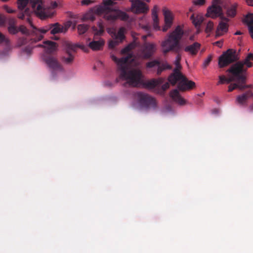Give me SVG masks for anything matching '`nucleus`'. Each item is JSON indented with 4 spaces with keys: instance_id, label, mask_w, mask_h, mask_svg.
Returning <instances> with one entry per match:
<instances>
[{
    "instance_id": "f257e3e1",
    "label": "nucleus",
    "mask_w": 253,
    "mask_h": 253,
    "mask_svg": "<svg viewBox=\"0 0 253 253\" xmlns=\"http://www.w3.org/2000/svg\"><path fill=\"white\" fill-rule=\"evenodd\" d=\"M133 55L128 54L126 57L118 58L114 55L112 56V60L117 64L118 70L120 72V78L126 81L124 84L129 86H137L141 82L142 74L139 70L129 69L128 63L133 60Z\"/></svg>"
},
{
    "instance_id": "f03ea898",
    "label": "nucleus",
    "mask_w": 253,
    "mask_h": 253,
    "mask_svg": "<svg viewBox=\"0 0 253 253\" xmlns=\"http://www.w3.org/2000/svg\"><path fill=\"white\" fill-rule=\"evenodd\" d=\"M113 4L112 0H103V3L94 7L87 12L84 18L93 21L95 19V15L103 14L104 18L108 21H114L118 19L127 20L128 16L126 12L119 10H113L108 7Z\"/></svg>"
},
{
    "instance_id": "7ed1b4c3",
    "label": "nucleus",
    "mask_w": 253,
    "mask_h": 253,
    "mask_svg": "<svg viewBox=\"0 0 253 253\" xmlns=\"http://www.w3.org/2000/svg\"><path fill=\"white\" fill-rule=\"evenodd\" d=\"M184 35V31L180 26H177L161 42L162 52L167 54L170 52L179 53L182 51V45L180 42Z\"/></svg>"
},
{
    "instance_id": "20e7f679",
    "label": "nucleus",
    "mask_w": 253,
    "mask_h": 253,
    "mask_svg": "<svg viewBox=\"0 0 253 253\" xmlns=\"http://www.w3.org/2000/svg\"><path fill=\"white\" fill-rule=\"evenodd\" d=\"M251 60H253V53H252L248 54L244 60L238 61L233 64L230 67L229 71L232 72L235 76H238L239 79L244 81L247 79L246 72L248 68L253 66Z\"/></svg>"
},
{
    "instance_id": "39448f33",
    "label": "nucleus",
    "mask_w": 253,
    "mask_h": 253,
    "mask_svg": "<svg viewBox=\"0 0 253 253\" xmlns=\"http://www.w3.org/2000/svg\"><path fill=\"white\" fill-rule=\"evenodd\" d=\"M30 4L36 14L42 19L52 17L54 14V11L51 8L54 9L58 6L56 1H51L50 8H43L42 0H30Z\"/></svg>"
},
{
    "instance_id": "423d86ee",
    "label": "nucleus",
    "mask_w": 253,
    "mask_h": 253,
    "mask_svg": "<svg viewBox=\"0 0 253 253\" xmlns=\"http://www.w3.org/2000/svg\"><path fill=\"white\" fill-rule=\"evenodd\" d=\"M62 44L66 52V55L62 57V61L65 64H70L74 59L73 53L79 47V44L73 45L70 42L66 41H63Z\"/></svg>"
},
{
    "instance_id": "0eeeda50",
    "label": "nucleus",
    "mask_w": 253,
    "mask_h": 253,
    "mask_svg": "<svg viewBox=\"0 0 253 253\" xmlns=\"http://www.w3.org/2000/svg\"><path fill=\"white\" fill-rule=\"evenodd\" d=\"M237 60L238 58L236 55V51L233 49H229L219 57L218 65L220 68H223Z\"/></svg>"
},
{
    "instance_id": "6e6552de",
    "label": "nucleus",
    "mask_w": 253,
    "mask_h": 253,
    "mask_svg": "<svg viewBox=\"0 0 253 253\" xmlns=\"http://www.w3.org/2000/svg\"><path fill=\"white\" fill-rule=\"evenodd\" d=\"M137 99L140 106L145 109L155 108L157 102L155 99L148 94L137 93Z\"/></svg>"
},
{
    "instance_id": "1a4fd4ad",
    "label": "nucleus",
    "mask_w": 253,
    "mask_h": 253,
    "mask_svg": "<svg viewBox=\"0 0 253 253\" xmlns=\"http://www.w3.org/2000/svg\"><path fill=\"white\" fill-rule=\"evenodd\" d=\"M131 2V11L135 13H146L148 10L147 5L144 2H149L150 0H130Z\"/></svg>"
},
{
    "instance_id": "9d476101",
    "label": "nucleus",
    "mask_w": 253,
    "mask_h": 253,
    "mask_svg": "<svg viewBox=\"0 0 253 253\" xmlns=\"http://www.w3.org/2000/svg\"><path fill=\"white\" fill-rule=\"evenodd\" d=\"M29 14L30 12L29 8H26L24 11H20L17 15V17L19 19H24L25 16H27L26 21L27 23H28L30 25L31 27L34 29L33 32V34H35L38 36L37 40L35 39V40L41 41L43 38V36L41 35L40 34L39 35H38L40 33L39 30L33 24L31 19L29 16Z\"/></svg>"
},
{
    "instance_id": "9b49d317",
    "label": "nucleus",
    "mask_w": 253,
    "mask_h": 253,
    "mask_svg": "<svg viewBox=\"0 0 253 253\" xmlns=\"http://www.w3.org/2000/svg\"><path fill=\"white\" fill-rule=\"evenodd\" d=\"M220 19L221 20L219 22L215 31L216 38L224 35L228 31L229 25L228 22L229 21V19L222 15L220 16Z\"/></svg>"
},
{
    "instance_id": "f8f14e48",
    "label": "nucleus",
    "mask_w": 253,
    "mask_h": 253,
    "mask_svg": "<svg viewBox=\"0 0 253 253\" xmlns=\"http://www.w3.org/2000/svg\"><path fill=\"white\" fill-rule=\"evenodd\" d=\"M63 29V25H61L58 23H55L54 24H49L48 26L42 29H38L40 32L38 35H39L40 34L41 35H42V34H45L49 30H50L51 34L52 35H55L56 34L62 33H64Z\"/></svg>"
},
{
    "instance_id": "ddd939ff",
    "label": "nucleus",
    "mask_w": 253,
    "mask_h": 253,
    "mask_svg": "<svg viewBox=\"0 0 253 253\" xmlns=\"http://www.w3.org/2000/svg\"><path fill=\"white\" fill-rule=\"evenodd\" d=\"M43 59L48 67L53 71H63V69L57 60L49 55H44Z\"/></svg>"
},
{
    "instance_id": "4468645a",
    "label": "nucleus",
    "mask_w": 253,
    "mask_h": 253,
    "mask_svg": "<svg viewBox=\"0 0 253 253\" xmlns=\"http://www.w3.org/2000/svg\"><path fill=\"white\" fill-rule=\"evenodd\" d=\"M156 49L157 46L155 43L145 42L143 44L142 48L143 58L145 59L150 58L156 52Z\"/></svg>"
},
{
    "instance_id": "2eb2a0df",
    "label": "nucleus",
    "mask_w": 253,
    "mask_h": 253,
    "mask_svg": "<svg viewBox=\"0 0 253 253\" xmlns=\"http://www.w3.org/2000/svg\"><path fill=\"white\" fill-rule=\"evenodd\" d=\"M195 86V83L191 81H189L185 76L181 78L177 85V87L180 91H185L191 89Z\"/></svg>"
},
{
    "instance_id": "dca6fc26",
    "label": "nucleus",
    "mask_w": 253,
    "mask_h": 253,
    "mask_svg": "<svg viewBox=\"0 0 253 253\" xmlns=\"http://www.w3.org/2000/svg\"><path fill=\"white\" fill-rule=\"evenodd\" d=\"M163 12L165 17V25L163 27V32H166L172 24L173 18L171 12L166 7H164Z\"/></svg>"
},
{
    "instance_id": "f3484780",
    "label": "nucleus",
    "mask_w": 253,
    "mask_h": 253,
    "mask_svg": "<svg viewBox=\"0 0 253 253\" xmlns=\"http://www.w3.org/2000/svg\"><path fill=\"white\" fill-rule=\"evenodd\" d=\"M207 17H211L212 18L224 15L221 6L211 5L208 7L207 12L206 14Z\"/></svg>"
},
{
    "instance_id": "a211bd4d",
    "label": "nucleus",
    "mask_w": 253,
    "mask_h": 253,
    "mask_svg": "<svg viewBox=\"0 0 253 253\" xmlns=\"http://www.w3.org/2000/svg\"><path fill=\"white\" fill-rule=\"evenodd\" d=\"M124 32L125 29L122 27L119 29L117 33L115 32L113 34V37L114 38V41H111L109 43L110 47H114L123 41L125 38Z\"/></svg>"
},
{
    "instance_id": "6ab92c4d",
    "label": "nucleus",
    "mask_w": 253,
    "mask_h": 253,
    "mask_svg": "<svg viewBox=\"0 0 253 253\" xmlns=\"http://www.w3.org/2000/svg\"><path fill=\"white\" fill-rule=\"evenodd\" d=\"M230 68L227 70V72L231 74V76L227 78L225 76L222 75L219 76V81L218 82L217 84L218 85L219 84H223L224 83L229 84L231 82L234 81V80H238L239 82L243 83H246V79L245 80L241 81L239 79L238 76H235L232 72L229 71Z\"/></svg>"
},
{
    "instance_id": "aec40b11",
    "label": "nucleus",
    "mask_w": 253,
    "mask_h": 253,
    "mask_svg": "<svg viewBox=\"0 0 253 253\" xmlns=\"http://www.w3.org/2000/svg\"><path fill=\"white\" fill-rule=\"evenodd\" d=\"M181 68L177 67L174 69L173 73L171 74L169 78V82L172 85H174L178 81H179L181 78L184 76L179 71Z\"/></svg>"
},
{
    "instance_id": "412c9836",
    "label": "nucleus",
    "mask_w": 253,
    "mask_h": 253,
    "mask_svg": "<svg viewBox=\"0 0 253 253\" xmlns=\"http://www.w3.org/2000/svg\"><path fill=\"white\" fill-rule=\"evenodd\" d=\"M200 47V43L198 42H195L191 44L186 45L184 47L182 46V50L192 55L195 56L198 52Z\"/></svg>"
},
{
    "instance_id": "4be33fe9",
    "label": "nucleus",
    "mask_w": 253,
    "mask_h": 253,
    "mask_svg": "<svg viewBox=\"0 0 253 253\" xmlns=\"http://www.w3.org/2000/svg\"><path fill=\"white\" fill-rule=\"evenodd\" d=\"M252 97H253V92L250 90L242 95L237 96L236 101L239 104L244 105L246 104L247 100Z\"/></svg>"
},
{
    "instance_id": "5701e85b",
    "label": "nucleus",
    "mask_w": 253,
    "mask_h": 253,
    "mask_svg": "<svg viewBox=\"0 0 253 253\" xmlns=\"http://www.w3.org/2000/svg\"><path fill=\"white\" fill-rule=\"evenodd\" d=\"M44 45L39 44L38 47H44L45 48L46 52L47 54H50L57 49L58 45L55 42L47 41L44 42Z\"/></svg>"
},
{
    "instance_id": "b1692460",
    "label": "nucleus",
    "mask_w": 253,
    "mask_h": 253,
    "mask_svg": "<svg viewBox=\"0 0 253 253\" xmlns=\"http://www.w3.org/2000/svg\"><path fill=\"white\" fill-rule=\"evenodd\" d=\"M33 30L31 32L27 29V28L24 26V25H21L18 28V32H21L23 34H25L27 36H30L31 39L30 40L31 41V42H38L39 41H36L35 39L37 40L38 36L35 34H33V30L34 29L32 28Z\"/></svg>"
},
{
    "instance_id": "393cba45",
    "label": "nucleus",
    "mask_w": 253,
    "mask_h": 253,
    "mask_svg": "<svg viewBox=\"0 0 253 253\" xmlns=\"http://www.w3.org/2000/svg\"><path fill=\"white\" fill-rule=\"evenodd\" d=\"M170 96L172 100L179 104L182 105L185 104V100L181 97L177 89L172 90L170 92Z\"/></svg>"
},
{
    "instance_id": "a878e982",
    "label": "nucleus",
    "mask_w": 253,
    "mask_h": 253,
    "mask_svg": "<svg viewBox=\"0 0 253 253\" xmlns=\"http://www.w3.org/2000/svg\"><path fill=\"white\" fill-rule=\"evenodd\" d=\"M78 19H75V18L72 17L71 19L66 23H64V26H63V28L64 29L63 32L64 33H66L67 30L71 26H73V28L74 29L76 27L78 32H79V25H78Z\"/></svg>"
},
{
    "instance_id": "bb28decb",
    "label": "nucleus",
    "mask_w": 253,
    "mask_h": 253,
    "mask_svg": "<svg viewBox=\"0 0 253 253\" xmlns=\"http://www.w3.org/2000/svg\"><path fill=\"white\" fill-rule=\"evenodd\" d=\"M164 79L160 78L157 79H152L146 82L145 85L148 88H154L157 85L162 84L164 82Z\"/></svg>"
},
{
    "instance_id": "cd10ccee",
    "label": "nucleus",
    "mask_w": 253,
    "mask_h": 253,
    "mask_svg": "<svg viewBox=\"0 0 253 253\" xmlns=\"http://www.w3.org/2000/svg\"><path fill=\"white\" fill-rule=\"evenodd\" d=\"M234 81H236V83L232 84H230L228 86V91L231 92L233 91L234 89L236 88H238L241 90H243L245 88H248L250 87L248 85H246V83H243L239 82L238 80H234Z\"/></svg>"
},
{
    "instance_id": "c85d7f7f",
    "label": "nucleus",
    "mask_w": 253,
    "mask_h": 253,
    "mask_svg": "<svg viewBox=\"0 0 253 253\" xmlns=\"http://www.w3.org/2000/svg\"><path fill=\"white\" fill-rule=\"evenodd\" d=\"M104 44V41L102 39L98 41H93L89 43V47L93 50H100Z\"/></svg>"
},
{
    "instance_id": "c756f323",
    "label": "nucleus",
    "mask_w": 253,
    "mask_h": 253,
    "mask_svg": "<svg viewBox=\"0 0 253 253\" xmlns=\"http://www.w3.org/2000/svg\"><path fill=\"white\" fill-rule=\"evenodd\" d=\"M92 30L95 37L102 36L104 32V26L100 22L98 23L97 27H93Z\"/></svg>"
},
{
    "instance_id": "7c9ffc66",
    "label": "nucleus",
    "mask_w": 253,
    "mask_h": 253,
    "mask_svg": "<svg viewBox=\"0 0 253 253\" xmlns=\"http://www.w3.org/2000/svg\"><path fill=\"white\" fill-rule=\"evenodd\" d=\"M190 19L195 27L200 26L203 21V17L197 15L196 16L193 14L190 17Z\"/></svg>"
},
{
    "instance_id": "2f4dec72",
    "label": "nucleus",
    "mask_w": 253,
    "mask_h": 253,
    "mask_svg": "<svg viewBox=\"0 0 253 253\" xmlns=\"http://www.w3.org/2000/svg\"><path fill=\"white\" fill-rule=\"evenodd\" d=\"M158 66V68L157 71V74L158 76H160L164 70L171 69V66L166 62L162 64L160 63V64Z\"/></svg>"
},
{
    "instance_id": "473e14b6",
    "label": "nucleus",
    "mask_w": 253,
    "mask_h": 253,
    "mask_svg": "<svg viewBox=\"0 0 253 253\" xmlns=\"http://www.w3.org/2000/svg\"><path fill=\"white\" fill-rule=\"evenodd\" d=\"M237 4H234L228 7L226 9V14L228 17H233L236 14Z\"/></svg>"
},
{
    "instance_id": "72a5a7b5",
    "label": "nucleus",
    "mask_w": 253,
    "mask_h": 253,
    "mask_svg": "<svg viewBox=\"0 0 253 253\" xmlns=\"http://www.w3.org/2000/svg\"><path fill=\"white\" fill-rule=\"evenodd\" d=\"M244 22L247 24L248 28L253 26V14H248L244 19Z\"/></svg>"
},
{
    "instance_id": "f704fd0d",
    "label": "nucleus",
    "mask_w": 253,
    "mask_h": 253,
    "mask_svg": "<svg viewBox=\"0 0 253 253\" xmlns=\"http://www.w3.org/2000/svg\"><path fill=\"white\" fill-rule=\"evenodd\" d=\"M29 1L30 0H18L17 5L18 9L22 11L26 7Z\"/></svg>"
},
{
    "instance_id": "c9c22d12",
    "label": "nucleus",
    "mask_w": 253,
    "mask_h": 253,
    "mask_svg": "<svg viewBox=\"0 0 253 253\" xmlns=\"http://www.w3.org/2000/svg\"><path fill=\"white\" fill-rule=\"evenodd\" d=\"M160 64V62L157 60H154L148 62L146 64V67L147 68H152Z\"/></svg>"
},
{
    "instance_id": "e433bc0d",
    "label": "nucleus",
    "mask_w": 253,
    "mask_h": 253,
    "mask_svg": "<svg viewBox=\"0 0 253 253\" xmlns=\"http://www.w3.org/2000/svg\"><path fill=\"white\" fill-rule=\"evenodd\" d=\"M213 23L211 21H209L207 24L206 28L205 29L206 33H210L213 30Z\"/></svg>"
},
{
    "instance_id": "4c0bfd02",
    "label": "nucleus",
    "mask_w": 253,
    "mask_h": 253,
    "mask_svg": "<svg viewBox=\"0 0 253 253\" xmlns=\"http://www.w3.org/2000/svg\"><path fill=\"white\" fill-rule=\"evenodd\" d=\"M176 54L175 64L177 67L181 68L180 62L181 59V52L179 53H175Z\"/></svg>"
},
{
    "instance_id": "58836bf2",
    "label": "nucleus",
    "mask_w": 253,
    "mask_h": 253,
    "mask_svg": "<svg viewBox=\"0 0 253 253\" xmlns=\"http://www.w3.org/2000/svg\"><path fill=\"white\" fill-rule=\"evenodd\" d=\"M8 32L12 35H15L18 32V28L17 26H8Z\"/></svg>"
},
{
    "instance_id": "ea45409f",
    "label": "nucleus",
    "mask_w": 253,
    "mask_h": 253,
    "mask_svg": "<svg viewBox=\"0 0 253 253\" xmlns=\"http://www.w3.org/2000/svg\"><path fill=\"white\" fill-rule=\"evenodd\" d=\"M133 47V45L132 43L129 44L127 46H126V47L123 48L122 50V53L123 54H126L130 51V50Z\"/></svg>"
},
{
    "instance_id": "a19ab883",
    "label": "nucleus",
    "mask_w": 253,
    "mask_h": 253,
    "mask_svg": "<svg viewBox=\"0 0 253 253\" xmlns=\"http://www.w3.org/2000/svg\"><path fill=\"white\" fill-rule=\"evenodd\" d=\"M212 58V56L211 55H210L204 61L203 67V68H206L210 63Z\"/></svg>"
},
{
    "instance_id": "79ce46f5",
    "label": "nucleus",
    "mask_w": 253,
    "mask_h": 253,
    "mask_svg": "<svg viewBox=\"0 0 253 253\" xmlns=\"http://www.w3.org/2000/svg\"><path fill=\"white\" fill-rule=\"evenodd\" d=\"M9 42V41L5 38L4 35L0 32V43H5L6 44H8Z\"/></svg>"
},
{
    "instance_id": "37998d69",
    "label": "nucleus",
    "mask_w": 253,
    "mask_h": 253,
    "mask_svg": "<svg viewBox=\"0 0 253 253\" xmlns=\"http://www.w3.org/2000/svg\"><path fill=\"white\" fill-rule=\"evenodd\" d=\"M88 29V26L86 24H80V35L84 33Z\"/></svg>"
},
{
    "instance_id": "c03bdc74",
    "label": "nucleus",
    "mask_w": 253,
    "mask_h": 253,
    "mask_svg": "<svg viewBox=\"0 0 253 253\" xmlns=\"http://www.w3.org/2000/svg\"><path fill=\"white\" fill-rule=\"evenodd\" d=\"M27 42V39L26 38H21L19 39L18 41V44L19 46H22L26 44Z\"/></svg>"
},
{
    "instance_id": "a18cd8bd",
    "label": "nucleus",
    "mask_w": 253,
    "mask_h": 253,
    "mask_svg": "<svg viewBox=\"0 0 253 253\" xmlns=\"http://www.w3.org/2000/svg\"><path fill=\"white\" fill-rule=\"evenodd\" d=\"M193 3L196 5L202 6L206 3V0H196L193 1Z\"/></svg>"
},
{
    "instance_id": "49530a36",
    "label": "nucleus",
    "mask_w": 253,
    "mask_h": 253,
    "mask_svg": "<svg viewBox=\"0 0 253 253\" xmlns=\"http://www.w3.org/2000/svg\"><path fill=\"white\" fill-rule=\"evenodd\" d=\"M8 26H16L17 20L15 18H10L8 20Z\"/></svg>"
},
{
    "instance_id": "de8ad7c7",
    "label": "nucleus",
    "mask_w": 253,
    "mask_h": 253,
    "mask_svg": "<svg viewBox=\"0 0 253 253\" xmlns=\"http://www.w3.org/2000/svg\"><path fill=\"white\" fill-rule=\"evenodd\" d=\"M93 1L91 0H82L81 1V4L83 5H88L91 3H92Z\"/></svg>"
},
{
    "instance_id": "09e8293b",
    "label": "nucleus",
    "mask_w": 253,
    "mask_h": 253,
    "mask_svg": "<svg viewBox=\"0 0 253 253\" xmlns=\"http://www.w3.org/2000/svg\"><path fill=\"white\" fill-rule=\"evenodd\" d=\"M153 20L154 21V27L157 26L158 23V15H152Z\"/></svg>"
},
{
    "instance_id": "8fccbe9b",
    "label": "nucleus",
    "mask_w": 253,
    "mask_h": 253,
    "mask_svg": "<svg viewBox=\"0 0 253 253\" xmlns=\"http://www.w3.org/2000/svg\"><path fill=\"white\" fill-rule=\"evenodd\" d=\"M221 4V0H212V5L215 6H220V5Z\"/></svg>"
},
{
    "instance_id": "3c124183",
    "label": "nucleus",
    "mask_w": 253,
    "mask_h": 253,
    "mask_svg": "<svg viewBox=\"0 0 253 253\" xmlns=\"http://www.w3.org/2000/svg\"><path fill=\"white\" fill-rule=\"evenodd\" d=\"M4 9L9 13H12L14 12V10H12L11 8L8 7L7 5L4 6Z\"/></svg>"
},
{
    "instance_id": "603ef678",
    "label": "nucleus",
    "mask_w": 253,
    "mask_h": 253,
    "mask_svg": "<svg viewBox=\"0 0 253 253\" xmlns=\"http://www.w3.org/2000/svg\"><path fill=\"white\" fill-rule=\"evenodd\" d=\"M169 87V83H166L164 84H163L162 86V89L163 91H165L167 89H168Z\"/></svg>"
},
{
    "instance_id": "864d4df0",
    "label": "nucleus",
    "mask_w": 253,
    "mask_h": 253,
    "mask_svg": "<svg viewBox=\"0 0 253 253\" xmlns=\"http://www.w3.org/2000/svg\"><path fill=\"white\" fill-rule=\"evenodd\" d=\"M158 11V7H157V6L155 5L153 9H152V15H158L157 14Z\"/></svg>"
},
{
    "instance_id": "5fc2aeb1",
    "label": "nucleus",
    "mask_w": 253,
    "mask_h": 253,
    "mask_svg": "<svg viewBox=\"0 0 253 253\" xmlns=\"http://www.w3.org/2000/svg\"><path fill=\"white\" fill-rule=\"evenodd\" d=\"M214 44L216 45L218 47L221 48L223 44V41L220 40V41H217L214 43Z\"/></svg>"
},
{
    "instance_id": "6e6d98bb",
    "label": "nucleus",
    "mask_w": 253,
    "mask_h": 253,
    "mask_svg": "<svg viewBox=\"0 0 253 253\" xmlns=\"http://www.w3.org/2000/svg\"><path fill=\"white\" fill-rule=\"evenodd\" d=\"M249 29V33H250V34L251 35V36L252 37V38L253 39V26H250V27L248 28Z\"/></svg>"
},
{
    "instance_id": "4d7b16f0",
    "label": "nucleus",
    "mask_w": 253,
    "mask_h": 253,
    "mask_svg": "<svg viewBox=\"0 0 253 253\" xmlns=\"http://www.w3.org/2000/svg\"><path fill=\"white\" fill-rule=\"evenodd\" d=\"M4 23V18L0 15V25H2Z\"/></svg>"
},
{
    "instance_id": "13d9d810",
    "label": "nucleus",
    "mask_w": 253,
    "mask_h": 253,
    "mask_svg": "<svg viewBox=\"0 0 253 253\" xmlns=\"http://www.w3.org/2000/svg\"><path fill=\"white\" fill-rule=\"evenodd\" d=\"M246 2L249 5L253 6V0H246Z\"/></svg>"
},
{
    "instance_id": "bf43d9fd",
    "label": "nucleus",
    "mask_w": 253,
    "mask_h": 253,
    "mask_svg": "<svg viewBox=\"0 0 253 253\" xmlns=\"http://www.w3.org/2000/svg\"><path fill=\"white\" fill-rule=\"evenodd\" d=\"M24 50L27 53H30V52L31 51V49H30L29 48L26 47V48H25Z\"/></svg>"
},
{
    "instance_id": "052dcab7",
    "label": "nucleus",
    "mask_w": 253,
    "mask_h": 253,
    "mask_svg": "<svg viewBox=\"0 0 253 253\" xmlns=\"http://www.w3.org/2000/svg\"><path fill=\"white\" fill-rule=\"evenodd\" d=\"M143 29H145L146 31H149L150 27L149 26L146 25L143 27Z\"/></svg>"
},
{
    "instance_id": "680f3d73",
    "label": "nucleus",
    "mask_w": 253,
    "mask_h": 253,
    "mask_svg": "<svg viewBox=\"0 0 253 253\" xmlns=\"http://www.w3.org/2000/svg\"><path fill=\"white\" fill-rule=\"evenodd\" d=\"M242 34V33L240 31H237L235 33V35H240Z\"/></svg>"
},
{
    "instance_id": "e2e57ef3",
    "label": "nucleus",
    "mask_w": 253,
    "mask_h": 253,
    "mask_svg": "<svg viewBox=\"0 0 253 253\" xmlns=\"http://www.w3.org/2000/svg\"><path fill=\"white\" fill-rule=\"evenodd\" d=\"M149 36V35H145V36H143L142 37V38H143V40H145L147 39V38L148 37V36Z\"/></svg>"
},
{
    "instance_id": "0e129e2a",
    "label": "nucleus",
    "mask_w": 253,
    "mask_h": 253,
    "mask_svg": "<svg viewBox=\"0 0 253 253\" xmlns=\"http://www.w3.org/2000/svg\"><path fill=\"white\" fill-rule=\"evenodd\" d=\"M84 47V45L80 44V49H83Z\"/></svg>"
},
{
    "instance_id": "69168bd1",
    "label": "nucleus",
    "mask_w": 253,
    "mask_h": 253,
    "mask_svg": "<svg viewBox=\"0 0 253 253\" xmlns=\"http://www.w3.org/2000/svg\"><path fill=\"white\" fill-rule=\"evenodd\" d=\"M54 39L57 40V39H58V38H57V37L55 36Z\"/></svg>"
},
{
    "instance_id": "338daca9",
    "label": "nucleus",
    "mask_w": 253,
    "mask_h": 253,
    "mask_svg": "<svg viewBox=\"0 0 253 253\" xmlns=\"http://www.w3.org/2000/svg\"><path fill=\"white\" fill-rule=\"evenodd\" d=\"M190 39L191 40H192V37H190Z\"/></svg>"
},
{
    "instance_id": "774afa93",
    "label": "nucleus",
    "mask_w": 253,
    "mask_h": 253,
    "mask_svg": "<svg viewBox=\"0 0 253 253\" xmlns=\"http://www.w3.org/2000/svg\"><path fill=\"white\" fill-rule=\"evenodd\" d=\"M52 70V74H54V72H54L55 71H53L52 70Z\"/></svg>"
}]
</instances>
